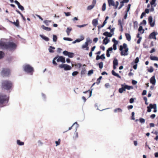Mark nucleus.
<instances>
[{"label":"nucleus","mask_w":158,"mask_h":158,"mask_svg":"<svg viewBox=\"0 0 158 158\" xmlns=\"http://www.w3.org/2000/svg\"><path fill=\"white\" fill-rule=\"evenodd\" d=\"M16 47V44L13 42H7L3 40L0 41V49H6L13 50L15 49Z\"/></svg>","instance_id":"obj_1"},{"label":"nucleus","mask_w":158,"mask_h":158,"mask_svg":"<svg viewBox=\"0 0 158 158\" xmlns=\"http://www.w3.org/2000/svg\"><path fill=\"white\" fill-rule=\"evenodd\" d=\"M86 73V70L85 68H83L82 69L81 72V75H83L85 74Z\"/></svg>","instance_id":"obj_34"},{"label":"nucleus","mask_w":158,"mask_h":158,"mask_svg":"<svg viewBox=\"0 0 158 158\" xmlns=\"http://www.w3.org/2000/svg\"><path fill=\"white\" fill-rule=\"evenodd\" d=\"M85 43H87L88 45L89 44H91L92 43V40L89 38H87L86 39Z\"/></svg>","instance_id":"obj_36"},{"label":"nucleus","mask_w":158,"mask_h":158,"mask_svg":"<svg viewBox=\"0 0 158 158\" xmlns=\"http://www.w3.org/2000/svg\"><path fill=\"white\" fill-rule=\"evenodd\" d=\"M156 0H152L150 2V4L151 6H156Z\"/></svg>","instance_id":"obj_28"},{"label":"nucleus","mask_w":158,"mask_h":158,"mask_svg":"<svg viewBox=\"0 0 158 158\" xmlns=\"http://www.w3.org/2000/svg\"><path fill=\"white\" fill-rule=\"evenodd\" d=\"M51 22V21L47 20H45L44 21V23H45L47 26H48V23Z\"/></svg>","instance_id":"obj_43"},{"label":"nucleus","mask_w":158,"mask_h":158,"mask_svg":"<svg viewBox=\"0 0 158 158\" xmlns=\"http://www.w3.org/2000/svg\"><path fill=\"white\" fill-rule=\"evenodd\" d=\"M4 56V53L2 51H0V59L3 58Z\"/></svg>","instance_id":"obj_41"},{"label":"nucleus","mask_w":158,"mask_h":158,"mask_svg":"<svg viewBox=\"0 0 158 158\" xmlns=\"http://www.w3.org/2000/svg\"><path fill=\"white\" fill-rule=\"evenodd\" d=\"M41 27L43 29L45 30L48 31H50L51 30V29L48 27H46L44 26V25H42L41 26Z\"/></svg>","instance_id":"obj_25"},{"label":"nucleus","mask_w":158,"mask_h":158,"mask_svg":"<svg viewBox=\"0 0 158 158\" xmlns=\"http://www.w3.org/2000/svg\"><path fill=\"white\" fill-rule=\"evenodd\" d=\"M24 70L31 75H32L34 69L29 64H26L23 67Z\"/></svg>","instance_id":"obj_5"},{"label":"nucleus","mask_w":158,"mask_h":158,"mask_svg":"<svg viewBox=\"0 0 158 158\" xmlns=\"http://www.w3.org/2000/svg\"><path fill=\"white\" fill-rule=\"evenodd\" d=\"M88 44L85 42V44L83 45L82 46V48L84 49L85 48V50H89V47H88Z\"/></svg>","instance_id":"obj_19"},{"label":"nucleus","mask_w":158,"mask_h":158,"mask_svg":"<svg viewBox=\"0 0 158 158\" xmlns=\"http://www.w3.org/2000/svg\"><path fill=\"white\" fill-rule=\"evenodd\" d=\"M148 21L151 27H153L155 25V22H153V18L152 16H150L148 18Z\"/></svg>","instance_id":"obj_9"},{"label":"nucleus","mask_w":158,"mask_h":158,"mask_svg":"<svg viewBox=\"0 0 158 158\" xmlns=\"http://www.w3.org/2000/svg\"><path fill=\"white\" fill-rule=\"evenodd\" d=\"M125 35L127 40L128 41H130L131 40V36L130 34L129 33H126Z\"/></svg>","instance_id":"obj_20"},{"label":"nucleus","mask_w":158,"mask_h":158,"mask_svg":"<svg viewBox=\"0 0 158 158\" xmlns=\"http://www.w3.org/2000/svg\"><path fill=\"white\" fill-rule=\"evenodd\" d=\"M114 111L115 113L118 112H122V110L120 108H117L114 110Z\"/></svg>","instance_id":"obj_35"},{"label":"nucleus","mask_w":158,"mask_h":158,"mask_svg":"<svg viewBox=\"0 0 158 158\" xmlns=\"http://www.w3.org/2000/svg\"><path fill=\"white\" fill-rule=\"evenodd\" d=\"M131 5L130 4H129L128 5L127 7V9L126 12H128L130 10V7H131Z\"/></svg>","instance_id":"obj_52"},{"label":"nucleus","mask_w":158,"mask_h":158,"mask_svg":"<svg viewBox=\"0 0 158 158\" xmlns=\"http://www.w3.org/2000/svg\"><path fill=\"white\" fill-rule=\"evenodd\" d=\"M139 61V58L138 57L136 58L135 60V63L136 64Z\"/></svg>","instance_id":"obj_63"},{"label":"nucleus","mask_w":158,"mask_h":158,"mask_svg":"<svg viewBox=\"0 0 158 158\" xmlns=\"http://www.w3.org/2000/svg\"><path fill=\"white\" fill-rule=\"evenodd\" d=\"M123 85V86L124 87V88L125 89H127V90H130L131 89H133V87L132 86H128L127 85Z\"/></svg>","instance_id":"obj_16"},{"label":"nucleus","mask_w":158,"mask_h":158,"mask_svg":"<svg viewBox=\"0 0 158 158\" xmlns=\"http://www.w3.org/2000/svg\"><path fill=\"white\" fill-rule=\"evenodd\" d=\"M153 70L154 69L153 68H152V67H151L150 68L149 70H148V71L150 73H152L153 72Z\"/></svg>","instance_id":"obj_60"},{"label":"nucleus","mask_w":158,"mask_h":158,"mask_svg":"<svg viewBox=\"0 0 158 158\" xmlns=\"http://www.w3.org/2000/svg\"><path fill=\"white\" fill-rule=\"evenodd\" d=\"M53 40L54 42H56L57 40V37L56 35H53Z\"/></svg>","instance_id":"obj_45"},{"label":"nucleus","mask_w":158,"mask_h":158,"mask_svg":"<svg viewBox=\"0 0 158 158\" xmlns=\"http://www.w3.org/2000/svg\"><path fill=\"white\" fill-rule=\"evenodd\" d=\"M134 27L135 28H137L138 27V23L137 21H135L134 22Z\"/></svg>","instance_id":"obj_42"},{"label":"nucleus","mask_w":158,"mask_h":158,"mask_svg":"<svg viewBox=\"0 0 158 158\" xmlns=\"http://www.w3.org/2000/svg\"><path fill=\"white\" fill-rule=\"evenodd\" d=\"M98 20L96 19H94L92 21V24L94 26H96L98 24Z\"/></svg>","instance_id":"obj_30"},{"label":"nucleus","mask_w":158,"mask_h":158,"mask_svg":"<svg viewBox=\"0 0 158 158\" xmlns=\"http://www.w3.org/2000/svg\"><path fill=\"white\" fill-rule=\"evenodd\" d=\"M78 137V133L76 132L75 135L73 137V138L76 139Z\"/></svg>","instance_id":"obj_61"},{"label":"nucleus","mask_w":158,"mask_h":158,"mask_svg":"<svg viewBox=\"0 0 158 158\" xmlns=\"http://www.w3.org/2000/svg\"><path fill=\"white\" fill-rule=\"evenodd\" d=\"M109 6H114V2L113 0H107Z\"/></svg>","instance_id":"obj_18"},{"label":"nucleus","mask_w":158,"mask_h":158,"mask_svg":"<svg viewBox=\"0 0 158 158\" xmlns=\"http://www.w3.org/2000/svg\"><path fill=\"white\" fill-rule=\"evenodd\" d=\"M110 41V40L108 39L107 37L105 38L103 40V43L105 45L107 44Z\"/></svg>","instance_id":"obj_23"},{"label":"nucleus","mask_w":158,"mask_h":158,"mask_svg":"<svg viewBox=\"0 0 158 158\" xmlns=\"http://www.w3.org/2000/svg\"><path fill=\"white\" fill-rule=\"evenodd\" d=\"M40 36L41 38L45 40L46 41H48L49 40V39L48 38L45 36H44L42 35H40Z\"/></svg>","instance_id":"obj_24"},{"label":"nucleus","mask_w":158,"mask_h":158,"mask_svg":"<svg viewBox=\"0 0 158 158\" xmlns=\"http://www.w3.org/2000/svg\"><path fill=\"white\" fill-rule=\"evenodd\" d=\"M135 113L134 112H133L131 113V119L132 120H135V117H134Z\"/></svg>","instance_id":"obj_56"},{"label":"nucleus","mask_w":158,"mask_h":158,"mask_svg":"<svg viewBox=\"0 0 158 158\" xmlns=\"http://www.w3.org/2000/svg\"><path fill=\"white\" fill-rule=\"evenodd\" d=\"M106 21L107 20L105 19V21L103 22V24L100 27L99 26V28L103 27L105 25V24L107 23Z\"/></svg>","instance_id":"obj_57"},{"label":"nucleus","mask_w":158,"mask_h":158,"mask_svg":"<svg viewBox=\"0 0 158 158\" xmlns=\"http://www.w3.org/2000/svg\"><path fill=\"white\" fill-rule=\"evenodd\" d=\"M105 55L104 54H102L100 56H99V59H101L102 60L105 59Z\"/></svg>","instance_id":"obj_48"},{"label":"nucleus","mask_w":158,"mask_h":158,"mask_svg":"<svg viewBox=\"0 0 158 158\" xmlns=\"http://www.w3.org/2000/svg\"><path fill=\"white\" fill-rule=\"evenodd\" d=\"M78 73V72L77 71L73 72L72 73V75L73 76H75L77 75Z\"/></svg>","instance_id":"obj_54"},{"label":"nucleus","mask_w":158,"mask_h":158,"mask_svg":"<svg viewBox=\"0 0 158 158\" xmlns=\"http://www.w3.org/2000/svg\"><path fill=\"white\" fill-rule=\"evenodd\" d=\"M152 108H153L154 109L153 112L155 113H156L157 112V108H156V104H154L153 105V107H152Z\"/></svg>","instance_id":"obj_37"},{"label":"nucleus","mask_w":158,"mask_h":158,"mask_svg":"<svg viewBox=\"0 0 158 158\" xmlns=\"http://www.w3.org/2000/svg\"><path fill=\"white\" fill-rule=\"evenodd\" d=\"M84 39V37L83 36H81L80 39H77L76 40V41L77 42H79L83 40Z\"/></svg>","instance_id":"obj_38"},{"label":"nucleus","mask_w":158,"mask_h":158,"mask_svg":"<svg viewBox=\"0 0 158 158\" xmlns=\"http://www.w3.org/2000/svg\"><path fill=\"white\" fill-rule=\"evenodd\" d=\"M103 35L107 37H111L112 35V34H111L110 33L108 32H105L103 33Z\"/></svg>","instance_id":"obj_21"},{"label":"nucleus","mask_w":158,"mask_h":158,"mask_svg":"<svg viewBox=\"0 0 158 158\" xmlns=\"http://www.w3.org/2000/svg\"><path fill=\"white\" fill-rule=\"evenodd\" d=\"M156 80L155 79V77L154 76H153L150 79V82L153 85H155L156 84Z\"/></svg>","instance_id":"obj_15"},{"label":"nucleus","mask_w":158,"mask_h":158,"mask_svg":"<svg viewBox=\"0 0 158 158\" xmlns=\"http://www.w3.org/2000/svg\"><path fill=\"white\" fill-rule=\"evenodd\" d=\"M117 44H114L113 45V49L114 50H115L117 49V47H116V45Z\"/></svg>","instance_id":"obj_58"},{"label":"nucleus","mask_w":158,"mask_h":158,"mask_svg":"<svg viewBox=\"0 0 158 158\" xmlns=\"http://www.w3.org/2000/svg\"><path fill=\"white\" fill-rule=\"evenodd\" d=\"M81 64L80 63H78L75 64V66L77 68H80L81 66Z\"/></svg>","instance_id":"obj_40"},{"label":"nucleus","mask_w":158,"mask_h":158,"mask_svg":"<svg viewBox=\"0 0 158 158\" xmlns=\"http://www.w3.org/2000/svg\"><path fill=\"white\" fill-rule=\"evenodd\" d=\"M121 86V88H119L118 90L119 92L120 93H122L123 91H125L124 87L123 86V85H122Z\"/></svg>","instance_id":"obj_27"},{"label":"nucleus","mask_w":158,"mask_h":158,"mask_svg":"<svg viewBox=\"0 0 158 158\" xmlns=\"http://www.w3.org/2000/svg\"><path fill=\"white\" fill-rule=\"evenodd\" d=\"M94 5H91L88 6L87 9L88 10H91L94 7Z\"/></svg>","instance_id":"obj_47"},{"label":"nucleus","mask_w":158,"mask_h":158,"mask_svg":"<svg viewBox=\"0 0 158 158\" xmlns=\"http://www.w3.org/2000/svg\"><path fill=\"white\" fill-rule=\"evenodd\" d=\"M10 74V70L8 68H3L1 72V74L3 77L8 76Z\"/></svg>","instance_id":"obj_6"},{"label":"nucleus","mask_w":158,"mask_h":158,"mask_svg":"<svg viewBox=\"0 0 158 158\" xmlns=\"http://www.w3.org/2000/svg\"><path fill=\"white\" fill-rule=\"evenodd\" d=\"M111 73L113 75L116 76L119 78H121V77L120 76L118 73H115L114 70H112L111 72Z\"/></svg>","instance_id":"obj_22"},{"label":"nucleus","mask_w":158,"mask_h":158,"mask_svg":"<svg viewBox=\"0 0 158 158\" xmlns=\"http://www.w3.org/2000/svg\"><path fill=\"white\" fill-rule=\"evenodd\" d=\"M139 120L140 122L142 123H144L145 122V120L144 119L142 118H140Z\"/></svg>","instance_id":"obj_49"},{"label":"nucleus","mask_w":158,"mask_h":158,"mask_svg":"<svg viewBox=\"0 0 158 158\" xmlns=\"http://www.w3.org/2000/svg\"><path fill=\"white\" fill-rule=\"evenodd\" d=\"M128 50L129 49L127 47V44L125 43H124L123 46L121 45L120 46L119 50L121 51V55L124 56L127 55Z\"/></svg>","instance_id":"obj_4"},{"label":"nucleus","mask_w":158,"mask_h":158,"mask_svg":"<svg viewBox=\"0 0 158 158\" xmlns=\"http://www.w3.org/2000/svg\"><path fill=\"white\" fill-rule=\"evenodd\" d=\"M10 22L12 24L15 25L17 27H19V20L18 19H17L16 22H13L11 21H10Z\"/></svg>","instance_id":"obj_17"},{"label":"nucleus","mask_w":158,"mask_h":158,"mask_svg":"<svg viewBox=\"0 0 158 158\" xmlns=\"http://www.w3.org/2000/svg\"><path fill=\"white\" fill-rule=\"evenodd\" d=\"M150 59L152 60H158V57L155 56H150Z\"/></svg>","instance_id":"obj_29"},{"label":"nucleus","mask_w":158,"mask_h":158,"mask_svg":"<svg viewBox=\"0 0 158 158\" xmlns=\"http://www.w3.org/2000/svg\"><path fill=\"white\" fill-rule=\"evenodd\" d=\"M106 8V4L105 3H104L102 6V11H104L105 10Z\"/></svg>","instance_id":"obj_46"},{"label":"nucleus","mask_w":158,"mask_h":158,"mask_svg":"<svg viewBox=\"0 0 158 158\" xmlns=\"http://www.w3.org/2000/svg\"><path fill=\"white\" fill-rule=\"evenodd\" d=\"M17 144L19 145H23L24 144L23 142H21L19 140H17Z\"/></svg>","instance_id":"obj_33"},{"label":"nucleus","mask_w":158,"mask_h":158,"mask_svg":"<svg viewBox=\"0 0 158 158\" xmlns=\"http://www.w3.org/2000/svg\"><path fill=\"white\" fill-rule=\"evenodd\" d=\"M112 41L114 42V44H118V42L114 38L112 40Z\"/></svg>","instance_id":"obj_62"},{"label":"nucleus","mask_w":158,"mask_h":158,"mask_svg":"<svg viewBox=\"0 0 158 158\" xmlns=\"http://www.w3.org/2000/svg\"><path fill=\"white\" fill-rule=\"evenodd\" d=\"M153 105L152 104H150L149 106H147V108L148 109L147 111L148 112H150L151 111V109H152L151 107H153Z\"/></svg>","instance_id":"obj_26"},{"label":"nucleus","mask_w":158,"mask_h":158,"mask_svg":"<svg viewBox=\"0 0 158 158\" xmlns=\"http://www.w3.org/2000/svg\"><path fill=\"white\" fill-rule=\"evenodd\" d=\"M113 50V48L112 47H110L106 51V55L107 57H109L110 56V52H111Z\"/></svg>","instance_id":"obj_14"},{"label":"nucleus","mask_w":158,"mask_h":158,"mask_svg":"<svg viewBox=\"0 0 158 158\" xmlns=\"http://www.w3.org/2000/svg\"><path fill=\"white\" fill-rule=\"evenodd\" d=\"M9 96L0 93V107H2L8 105Z\"/></svg>","instance_id":"obj_3"},{"label":"nucleus","mask_w":158,"mask_h":158,"mask_svg":"<svg viewBox=\"0 0 158 158\" xmlns=\"http://www.w3.org/2000/svg\"><path fill=\"white\" fill-rule=\"evenodd\" d=\"M60 139H59L58 141H56L55 143L56 144V146L59 145L60 143Z\"/></svg>","instance_id":"obj_51"},{"label":"nucleus","mask_w":158,"mask_h":158,"mask_svg":"<svg viewBox=\"0 0 158 158\" xmlns=\"http://www.w3.org/2000/svg\"><path fill=\"white\" fill-rule=\"evenodd\" d=\"M143 30V31L142 32V33H143L144 32V30H143V27L142 26H140L139 28V29H138V31H140V32H141V31H142Z\"/></svg>","instance_id":"obj_50"},{"label":"nucleus","mask_w":158,"mask_h":158,"mask_svg":"<svg viewBox=\"0 0 158 158\" xmlns=\"http://www.w3.org/2000/svg\"><path fill=\"white\" fill-rule=\"evenodd\" d=\"M84 93L86 94L85 97L87 98H89L91 95V92L89 90H88L83 92Z\"/></svg>","instance_id":"obj_13"},{"label":"nucleus","mask_w":158,"mask_h":158,"mask_svg":"<svg viewBox=\"0 0 158 158\" xmlns=\"http://www.w3.org/2000/svg\"><path fill=\"white\" fill-rule=\"evenodd\" d=\"M18 7L19 9H20L22 11L24 9L23 6H21V5H20V6L19 5Z\"/></svg>","instance_id":"obj_59"},{"label":"nucleus","mask_w":158,"mask_h":158,"mask_svg":"<svg viewBox=\"0 0 158 158\" xmlns=\"http://www.w3.org/2000/svg\"><path fill=\"white\" fill-rule=\"evenodd\" d=\"M54 49H55V48L54 47L50 46V48L48 49V50L50 53H53L54 51L53 50Z\"/></svg>","instance_id":"obj_31"},{"label":"nucleus","mask_w":158,"mask_h":158,"mask_svg":"<svg viewBox=\"0 0 158 158\" xmlns=\"http://www.w3.org/2000/svg\"><path fill=\"white\" fill-rule=\"evenodd\" d=\"M63 39L65 40H67L69 41H72L73 40L70 38L64 37Z\"/></svg>","instance_id":"obj_44"},{"label":"nucleus","mask_w":158,"mask_h":158,"mask_svg":"<svg viewBox=\"0 0 158 158\" xmlns=\"http://www.w3.org/2000/svg\"><path fill=\"white\" fill-rule=\"evenodd\" d=\"M93 73V70H91L88 71V75H90Z\"/></svg>","instance_id":"obj_53"},{"label":"nucleus","mask_w":158,"mask_h":158,"mask_svg":"<svg viewBox=\"0 0 158 158\" xmlns=\"http://www.w3.org/2000/svg\"><path fill=\"white\" fill-rule=\"evenodd\" d=\"M157 35V34H156L155 32H153L150 34L149 38L150 39H154L155 40H156V36Z\"/></svg>","instance_id":"obj_12"},{"label":"nucleus","mask_w":158,"mask_h":158,"mask_svg":"<svg viewBox=\"0 0 158 158\" xmlns=\"http://www.w3.org/2000/svg\"><path fill=\"white\" fill-rule=\"evenodd\" d=\"M116 5H115L114 4V6L115 9H117L118 8V6L119 4V2L118 1H116Z\"/></svg>","instance_id":"obj_55"},{"label":"nucleus","mask_w":158,"mask_h":158,"mask_svg":"<svg viewBox=\"0 0 158 158\" xmlns=\"http://www.w3.org/2000/svg\"><path fill=\"white\" fill-rule=\"evenodd\" d=\"M60 68H64V70H70L71 69V66L67 64H62L59 65Z\"/></svg>","instance_id":"obj_7"},{"label":"nucleus","mask_w":158,"mask_h":158,"mask_svg":"<svg viewBox=\"0 0 158 158\" xmlns=\"http://www.w3.org/2000/svg\"><path fill=\"white\" fill-rule=\"evenodd\" d=\"M64 55L65 56H68L69 57L72 58L74 56V54L73 53L67 51H64L63 52Z\"/></svg>","instance_id":"obj_8"},{"label":"nucleus","mask_w":158,"mask_h":158,"mask_svg":"<svg viewBox=\"0 0 158 158\" xmlns=\"http://www.w3.org/2000/svg\"><path fill=\"white\" fill-rule=\"evenodd\" d=\"M57 59L56 60L57 62H59L60 61L62 63H65V58L62 56H58V57Z\"/></svg>","instance_id":"obj_10"},{"label":"nucleus","mask_w":158,"mask_h":158,"mask_svg":"<svg viewBox=\"0 0 158 158\" xmlns=\"http://www.w3.org/2000/svg\"><path fill=\"white\" fill-rule=\"evenodd\" d=\"M58 56H57L55 57L53 59L52 63L53 64L55 65L56 66L57 65V64L55 61V60L58 58Z\"/></svg>","instance_id":"obj_32"},{"label":"nucleus","mask_w":158,"mask_h":158,"mask_svg":"<svg viewBox=\"0 0 158 158\" xmlns=\"http://www.w3.org/2000/svg\"><path fill=\"white\" fill-rule=\"evenodd\" d=\"M103 67V64L102 62L99 63V68L102 69Z\"/></svg>","instance_id":"obj_64"},{"label":"nucleus","mask_w":158,"mask_h":158,"mask_svg":"<svg viewBox=\"0 0 158 158\" xmlns=\"http://www.w3.org/2000/svg\"><path fill=\"white\" fill-rule=\"evenodd\" d=\"M118 64V60L116 58H114L113 61V67L114 69H115L116 68V66Z\"/></svg>","instance_id":"obj_11"},{"label":"nucleus","mask_w":158,"mask_h":158,"mask_svg":"<svg viewBox=\"0 0 158 158\" xmlns=\"http://www.w3.org/2000/svg\"><path fill=\"white\" fill-rule=\"evenodd\" d=\"M13 86V83L11 81L8 80L2 81L1 87L2 89L10 91L12 89Z\"/></svg>","instance_id":"obj_2"},{"label":"nucleus","mask_w":158,"mask_h":158,"mask_svg":"<svg viewBox=\"0 0 158 158\" xmlns=\"http://www.w3.org/2000/svg\"><path fill=\"white\" fill-rule=\"evenodd\" d=\"M72 28H70L69 27H67V30L66 31V33H67V34L68 35H69L70 33V31H72Z\"/></svg>","instance_id":"obj_39"}]
</instances>
